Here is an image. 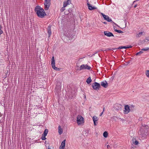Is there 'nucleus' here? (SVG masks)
I'll list each match as a JSON object with an SVG mask.
<instances>
[{"label": "nucleus", "instance_id": "nucleus-1", "mask_svg": "<svg viewBox=\"0 0 149 149\" xmlns=\"http://www.w3.org/2000/svg\"><path fill=\"white\" fill-rule=\"evenodd\" d=\"M34 10L39 17L43 18L47 15L44 9L39 6H37L35 8Z\"/></svg>", "mask_w": 149, "mask_h": 149}, {"label": "nucleus", "instance_id": "nucleus-2", "mask_svg": "<svg viewBox=\"0 0 149 149\" xmlns=\"http://www.w3.org/2000/svg\"><path fill=\"white\" fill-rule=\"evenodd\" d=\"M148 127L146 125H142V126L140 128V130L138 132V134L140 135H141L142 137L145 138L146 136V134H147V132H145L144 129L146 128V129L148 128L147 127Z\"/></svg>", "mask_w": 149, "mask_h": 149}, {"label": "nucleus", "instance_id": "nucleus-3", "mask_svg": "<svg viewBox=\"0 0 149 149\" xmlns=\"http://www.w3.org/2000/svg\"><path fill=\"white\" fill-rule=\"evenodd\" d=\"M77 123L78 124L81 125L84 123V118L80 115H78L77 117Z\"/></svg>", "mask_w": 149, "mask_h": 149}, {"label": "nucleus", "instance_id": "nucleus-4", "mask_svg": "<svg viewBox=\"0 0 149 149\" xmlns=\"http://www.w3.org/2000/svg\"><path fill=\"white\" fill-rule=\"evenodd\" d=\"M51 5V0H45L44 3L45 10H47Z\"/></svg>", "mask_w": 149, "mask_h": 149}, {"label": "nucleus", "instance_id": "nucleus-5", "mask_svg": "<svg viewBox=\"0 0 149 149\" xmlns=\"http://www.w3.org/2000/svg\"><path fill=\"white\" fill-rule=\"evenodd\" d=\"M101 15L103 16L104 19L106 20L108 22H112L114 23L115 25H116L117 26H118L116 23H114L111 20V19H110L109 18V17L108 15H105L104 13H101Z\"/></svg>", "mask_w": 149, "mask_h": 149}, {"label": "nucleus", "instance_id": "nucleus-6", "mask_svg": "<svg viewBox=\"0 0 149 149\" xmlns=\"http://www.w3.org/2000/svg\"><path fill=\"white\" fill-rule=\"evenodd\" d=\"M55 61L54 59V56H52V58L51 60V65L52 66V67L53 69L54 70H57L59 71L60 70V69L59 68H58L56 67H55Z\"/></svg>", "mask_w": 149, "mask_h": 149}, {"label": "nucleus", "instance_id": "nucleus-7", "mask_svg": "<svg viewBox=\"0 0 149 149\" xmlns=\"http://www.w3.org/2000/svg\"><path fill=\"white\" fill-rule=\"evenodd\" d=\"M92 86L93 89L98 90L100 87V84L97 82H94L92 84Z\"/></svg>", "mask_w": 149, "mask_h": 149}, {"label": "nucleus", "instance_id": "nucleus-8", "mask_svg": "<svg viewBox=\"0 0 149 149\" xmlns=\"http://www.w3.org/2000/svg\"><path fill=\"white\" fill-rule=\"evenodd\" d=\"M91 68V67L88 66L87 65H82L80 67L79 70H81L83 69H87L89 70Z\"/></svg>", "mask_w": 149, "mask_h": 149}, {"label": "nucleus", "instance_id": "nucleus-9", "mask_svg": "<svg viewBox=\"0 0 149 149\" xmlns=\"http://www.w3.org/2000/svg\"><path fill=\"white\" fill-rule=\"evenodd\" d=\"M124 109L125 110L124 111V113L125 114H128L130 111V107L128 105H125V106Z\"/></svg>", "mask_w": 149, "mask_h": 149}, {"label": "nucleus", "instance_id": "nucleus-10", "mask_svg": "<svg viewBox=\"0 0 149 149\" xmlns=\"http://www.w3.org/2000/svg\"><path fill=\"white\" fill-rule=\"evenodd\" d=\"M104 33L105 35L107 37H110L111 36H114L113 35L112 33L108 31H104Z\"/></svg>", "mask_w": 149, "mask_h": 149}, {"label": "nucleus", "instance_id": "nucleus-11", "mask_svg": "<svg viewBox=\"0 0 149 149\" xmlns=\"http://www.w3.org/2000/svg\"><path fill=\"white\" fill-rule=\"evenodd\" d=\"M65 144V140H63L61 143V145L59 147L60 149H64Z\"/></svg>", "mask_w": 149, "mask_h": 149}, {"label": "nucleus", "instance_id": "nucleus-12", "mask_svg": "<svg viewBox=\"0 0 149 149\" xmlns=\"http://www.w3.org/2000/svg\"><path fill=\"white\" fill-rule=\"evenodd\" d=\"M101 85L105 88H107L108 86V84L106 81H104L101 82Z\"/></svg>", "mask_w": 149, "mask_h": 149}, {"label": "nucleus", "instance_id": "nucleus-13", "mask_svg": "<svg viewBox=\"0 0 149 149\" xmlns=\"http://www.w3.org/2000/svg\"><path fill=\"white\" fill-rule=\"evenodd\" d=\"M51 26H48V28H47V32L48 33V38L50 37V36L52 34V32L51 30Z\"/></svg>", "mask_w": 149, "mask_h": 149}, {"label": "nucleus", "instance_id": "nucleus-14", "mask_svg": "<svg viewBox=\"0 0 149 149\" xmlns=\"http://www.w3.org/2000/svg\"><path fill=\"white\" fill-rule=\"evenodd\" d=\"M87 5L88 6V9L90 10H93L97 8L94 7V6H92L91 4L89 3H87Z\"/></svg>", "mask_w": 149, "mask_h": 149}, {"label": "nucleus", "instance_id": "nucleus-15", "mask_svg": "<svg viewBox=\"0 0 149 149\" xmlns=\"http://www.w3.org/2000/svg\"><path fill=\"white\" fill-rule=\"evenodd\" d=\"M98 118L96 116H93V121L94 125H96L97 124H96V122L98 120Z\"/></svg>", "mask_w": 149, "mask_h": 149}, {"label": "nucleus", "instance_id": "nucleus-16", "mask_svg": "<svg viewBox=\"0 0 149 149\" xmlns=\"http://www.w3.org/2000/svg\"><path fill=\"white\" fill-rule=\"evenodd\" d=\"M73 8V7H72L71 8H70L69 9H68V10H66L65 12V15H68L70 13H71V12L72 10V8Z\"/></svg>", "mask_w": 149, "mask_h": 149}, {"label": "nucleus", "instance_id": "nucleus-17", "mask_svg": "<svg viewBox=\"0 0 149 149\" xmlns=\"http://www.w3.org/2000/svg\"><path fill=\"white\" fill-rule=\"evenodd\" d=\"M58 132L59 134H61L63 133V130L61 128V127L60 125H59L58 127Z\"/></svg>", "mask_w": 149, "mask_h": 149}, {"label": "nucleus", "instance_id": "nucleus-18", "mask_svg": "<svg viewBox=\"0 0 149 149\" xmlns=\"http://www.w3.org/2000/svg\"><path fill=\"white\" fill-rule=\"evenodd\" d=\"M92 81V80L91 79V77H89L88 78L86 81V82L88 84H90Z\"/></svg>", "mask_w": 149, "mask_h": 149}, {"label": "nucleus", "instance_id": "nucleus-19", "mask_svg": "<svg viewBox=\"0 0 149 149\" xmlns=\"http://www.w3.org/2000/svg\"><path fill=\"white\" fill-rule=\"evenodd\" d=\"M143 33V32H140L139 33L137 34L136 35V37L137 38H139L141 37Z\"/></svg>", "mask_w": 149, "mask_h": 149}, {"label": "nucleus", "instance_id": "nucleus-20", "mask_svg": "<svg viewBox=\"0 0 149 149\" xmlns=\"http://www.w3.org/2000/svg\"><path fill=\"white\" fill-rule=\"evenodd\" d=\"M108 135V133L107 132H104L103 134V136L105 138H107Z\"/></svg>", "mask_w": 149, "mask_h": 149}, {"label": "nucleus", "instance_id": "nucleus-21", "mask_svg": "<svg viewBox=\"0 0 149 149\" xmlns=\"http://www.w3.org/2000/svg\"><path fill=\"white\" fill-rule=\"evenodd\" d=\"M115 31L116 32H117L119 33H122L123 32V31H122L121 30H117V29H115Z\"/></svg>", "mask_w": 149, "mask_h": 149}, {"label": "nucleus", "instance_id": "nucleus-22", "mask_svg": "<svg viewBox=\"0 0 149 149\" xmlns=\"http://www.w3.org/2000/svg\"><path fill=\"white\" fill-rule=\"evenodd\" d=\"M130 109H130V110H131L133 111V110L134 109V108L135 107V106L133 104H132L130 105Z\"/></svg>", "mask_w": 149, "mask_h": 149}, {"label": "nucleus", "instance_id": "nucleus-23", "mask_svg": "<svg viewBox=\"0 0 149 149\" xmlns=\"http://www.w3.org/2000/svg\"><path fill=\"white\" fill-rule=\"evenodd\" d=\"M123 46H120V47H118L117 48H112V49H113V50H116L117 49H123Z\"/></svg>", "mask_w": 149, "mask_h": 149}, {"label": "nucleus", "instance_id": "nucleus-24", "mask_svg": "<svg viewBox=\"0 0 149 149\" xmlns=\"http://www.w3.org/2000/svg\"><path fill=\"white\" fill-rule=\"evenodd\" d=\"M55 88L56 89L60 90L61 89V86H60V85H59L58 86L57 85L55 87Z\"/></svg>", "mask_w": 149, "mask_h": 149}, {"label": "nucleus", "instance_id": "nucleus-25", "mask_svg": "<svg viewBox=\"0 0 149 149\" xmlns=\"http://www.w3.org/2000/svg\"><path fill=\"white\" fill-rule=\"evenodd\" d=\"M143 52L141 51H140L139 52L137 53L136 55H139L142 54L143 53Z\"/></svg>", "mask_w": 149, "mask_h": 149}, {"label": "nucleus", "instance_id": "nucleus-26", "mask_svg": "<svg viewBox=\"0 0 149 149\" xmlns=\"http://www.w3.org/2000/svg\"><path fill=\"white\" fill-rule=\"evenodd\" d=\"M133 143L134 144L136 145H137L139 144L138 141L137 140H135V141H134Z\"/></svg>", "mask_w": 149, "mask_h": 149}, {"label": "nucleus", "instance_id": "nucleus-27", "mask_svg": "<svg viewBox=\"0 0 149 149\" xmlns=\"http://www.w3.org/2000/svg\"><path fill=\"white\" fill-rule=\"evenodd\" d=\"M148 49H149V47H147L146 48H143L142 49H141V51H142V50H144V51H147L148 50Z\"/></svg>", "mask_w": 149, "mask_h": 149}, {"label": "nucleus", "instance_id": "nucleus-28", "mask_svg": "<svg viewBox=\"0 0 149 149\" xmlns=\"http://www.w3.org/2000/svg\"><path fill=\"white\" fill-rule=\"evenodd\" d=\"M146 74L147 77L149 78V70H148L147 71Z\"/></svg>", "mask_w": 149, "mask_h": 149}, {"label": "nucleus", "instance_id": "nucleus-29", "mask_svg": "<svg viewBox=\"0 0 149 149\" xmlns=\"http://www.w3.org/2000/svg\"><path fill=\"white\" fill-rule=\"evenodd\" d=\"M48 130L47 129H46L45 130L44 132V133H45V134H47V133L48 132Z\"/></svg>", "mask_w": 149, "mask_h": 149}, {"label": "nucleus", "instance_id": "nucleus-30", "mask_svg": "<svg viewBox=\"0 0 149 149\" xmlns=\"http://www.w3.org/2000/svg\"><path fill=\"white\" fill-rule=\"evenodd\" d=\"M65 7L64 6L61 9V12H63L64 10H65Z\"/></svg>", "mask_w": 149, "mask_h": 149}, {"label": "nucleus", "instance_id": "nucleus-31", "mask_svg": "<svg viewBox=\"0 0 149 149\" xmlns=\"http://www.w3.org/2000/svg\"><path fill=\"white\" fill-rule=\"evenodd\" d=\"M41 139L42 140H45L46 139V138L45 137L43 136L42 135L41 137Z\"/></svg>", "mask_w": 149, "mask_h": 149}, {"label": "nucleus", "instance_id": "nucleus-32", "mask_svg": "<svg viewBox=\"0 0 149 149\" xmlns=\"http://www.w3.org/2000/svg\"><path fill=\"white\" fill-rule=\"evenodd\" d=\"M68 5V3H67L66 2H64L63 6L64 7H66Z\"/></svg>", "mask_w": 149, "mask_h": 149}, {"label": "nucleus", "instance_id": "nucleus-33", "mask_svg": "<svg viewBox=\"0 0 149 149\" xmlns=\"http://www.w3.org/2000/svg\"><path fill=\"white\" fill-rule=\"evenodd\" d=\"M71 1L70 0H68L67 2H66L67 3H68V4H69V3H71Z\"/></svg>", "mask_w": 149, "mask_h": 149}, {"label": "nucleus", "instance_id": "nucleus-34", "mask_svg": "<svg viewBox=\"0 0 149 149\" xmlns=\"http://www.w3.org/2000/svg\"><path fill=\"white\" fill-rule=\"evenodd\" d=\"M47 135V134H45V133H44L42 134V135L43 136L45 137Z\"/></svg>", "mask_w": 149, "mask_h": 149}, {"label": "nucleus", "instance_id": "nucleus-35", "mask_svg": "<svg viewBox=\"0 0 149 149\" xmlns=\"http://www.w3.org/2000/svg\"><path fill=\"white\" fill-rule=\"evenodd\" d=\"M3 33V31L0 29V35L2 34Z\"/></svg>", "mask_w": 149, "mask_h": 149}, {"label": "nucleus", "instance_id": "nucleus-36", "mask_svg": "<svg viewBox=\"0 0 149 149\" xmlns=\"http://www.w3.org/2000/svg\"><path fill=\"white\" fill-rule=\"evenodd\" d=\"M123 49H127L128 48L127 46H123Z\"/></svg>", "mask_w": 149, "mask_h": 149}, {"label": "nucleus", "instance_id": "nucleus-37", "mask_svg": "<svg viewBox=\"0 0 149 149\" xmlns=\"http://www.w3.org/2000/svg\"><path fill=\"white\" fill-rule=\"evenodd\" d=\"M146 40H147L148 41H149V37H146Z\"/></svg>", "mask_w": 149, "mask_h": 149}, {"label": "nucleus", "instance_id": "nucleus-38", "mask_svg": "<svg viewBox=\"0 0 149 149\" xmlns=\"http://www.w3.org/2000/svg\"><path fill=\"white\" fill-rule=\"evenodd\" d=\"M99 52V51H96V52L94 54H93V55H94L95 54H97V53L98 52Z\"/></svg>", "mask_w": 149, "mask_h": 149}, {"label": "nucleus", "instance_id": "nucleus-39", "mask_svg": "<svg viewBox=\"0 0 149 149\" xmlns=\"http://www.w3.org/2000/svg\"><path fill=\"white\" fill-rule=\"evenodd\" d=\"M112 49H112H110V48H107V49L106 50H111Z\"/></svg>", "mask_w": 149, "mask_h": 149}, {"label": "nucleus", "instance_id": "nucleus-40", "mask_svg": "<svg viewBox=\"0 0 149 149\" xmlns=\"http://www.w3.org/2000/svg\"><path fill=\"white\" fill-rule=\"evenodd\" d=\"M75 94H74L73 95V96H72V97H70V98H72V97H74H74L75 96Z\"/></svg>", "mask_w": 149, "mask_h": 149}, {"label": "nucleus", "instance_id": "nucleus-41", "mask_svg": "<svg viewBox=\"0 0 149 149\" xmlns=\"http://www.w3.org/2000/svg\"><path fill=\"white\" fill-rule=\"evenodd\" d=\"M107 148H110V146L109 145H108L107 146Z\"/></svg>", "mask_w": 149, "mask_h": 149}, {"label": "nucleus", "instance_id": "nucleus-42", "mask_svg": "<svg viewBox=\"0 0 149 149\" xmlns=\"http://www.w3.org/2000/svg\"><path fill=\"white\" fill-rule=\"evenodd\" d=\"M127 47H128V48H131L132 47V46L131 45H129V46H127Z\"/></svg>", "mask_w": 149, "mask_h": 149}, {"label": "nucleus", "instance_id": "nucleus-43", "mask_svg": "<svg viewBox=\"0 0 149 149\" xmlns=\"http://www.w3.org/2000/svg\"><path fill=\"white\" fill-rule=\"evenodd\" d=\"M103 112H101V113H100V116H101L102 115V114H103Z\"/></svg>", "mask_w": 149, "mask_h": 149}, {"label": "nucleus", "instance_id": "nucleus-44", "mask_svg": "<svg viewBox=\"0 0 149 149\" xmlns=\"http://www.w3.org/2000/svg\"><path fill=\"white\" fill-rule=\"evenodd\" d=\"M137 4H135V5H134V8H136V7L137 6Z\"/></svg>", "mask_w": 149, "mask_h": 149}, {"label": "nucleus", "instance_id": "nucleus-45", "mask_svg": "<svg viewBox=\"0 0 149 149\" xmlns=\"http://www.w3.org/2000/svg\"><path fill=\"white\" fill-rule=\"evenodd\" d=\"M103 23L104 24H107V22H104Z\"/></svg>", "mask_w": 149, "mask_h": 149}, {"label": "nucleus", "instance_id": "nucleus-46", "mask_svg": "<svg viewBox=\"0 0 149 149\" xmlns=\"http://www.w3.org/2000/svg\"><path fill=\"white\" fill-rule=\"evenodd\" d=\"M116 27L115 26H113V29L114 30H115V29H116Z\"/></svg>", "mask_w": 149, "mask_h": 149}, {"label": "nucleus", "instance_id": "nucleus-47", "mask_svg": "<svg viewBox=\"0 0 149 149\" xmlns=\"http://www.w3.org/2000/svg\"><path fill=\"white\" fill-rule=\"evenodd\" d=\"M139 120H142V119H141V118H140L139 119Z\"/></svg>", "mask_w": 149, "mask_h": 149}, {"label": "nucleus", "instance_id": "nucleus-48", "mask_svg": "<svg viewBox=\"0 0 149 149\" xmlns=\"http://www.w3.org/2000/svg\"><path fill=\"white\" fill-rule=\"evenodd\" d=\"M67 38H69V39L70 40V37H69V36H68V37H67ZM70 38H72L71 37H70Z\"/></svg>", "mask_w": 149, "mask_h": 149}, {"label": "nucleus", "instance_id": "nucleus-49", "mask_svg": "<svg viewBox=\"0 0 149 149\" xmlns=\"http://www.w3.org/2000/svg\"><path fill=\"white\" fill-rule=\"evenodd\" d=\"M104 108H103V110L102 112H104Z\"/></svg>", "mask_w": 149, "mask_h": 149}, {"label": "nucleus", "instance_id": "nucleus-50", "mask_svg": "<svg viewBox=\"0 0 149 149\" xmlns=\"http://www.w3.org/2000/svg\"><path fill=\"white\" fill-rule=\"evenodd\" d=\"M99 51V52H100V51H102V50L101 49H100Z\"/></svg>", "mask_w": 149, "mask_h": 149}, {"label": "nucleus", "instance_id": "nucleus-51", "mask_svg": "<svg viewBox=\"0 0 149 149\" xmlns=\"http://www.w3.org/2000/svg\"><path fill=\"white\" fill-rule=\"evenodd\" d=\"M143 42H145V40H143Z\"/></svg>", "mask_w": 149, "mask_h": 149}, {"label": "nucleus", "instance_id": "nucleus-52", "mask_svg": "<svg viewBox=\"0 0 149 149\" xmlns=\"http://www.w3.org/2000/svg\"><path fill=\"white\" fill-rule=\"evenodd\" d=\"M87 2H88L87 3H88V0H87Z\"/></svg>", "mask_w": 149, "mask_h": 149}, {"label": "nucleus", "instance_id": "nucleus-53", "mask_svg": "<svg viewBox=\"0 0 149 149\" xmlns=\"http://www.w3.org/2000/svg\"><path fill=\"white\" fill-rule=\"evenodd\" d=\"M77 68H78V67H79V66H77Z\"/></svg>", "mask_w": 149, "mask_h": 149}, {"label": "nucleus", "instance_id": "nucleus-54", "mask_svg": "<svg viewBox=\"0 0 149 149\" xmlns=\"http://www.w3.org/2000/svg\"><path fill=\"white\" fill-rule=\"evenodd\" d=\"M47 149H51L50 148H48Z\"/></svg>", "mask_w": 149, "mask_h": 149}]
</instances>
